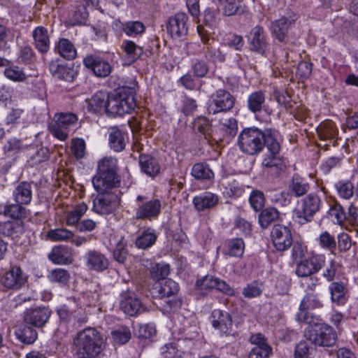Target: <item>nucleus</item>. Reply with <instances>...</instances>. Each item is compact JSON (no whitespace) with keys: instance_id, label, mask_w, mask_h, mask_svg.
I'll list each match as a JSON object with an SVG mask.
<instances>
[{"instance_id":"nucleus-1","label":"nucleus","mask_w":358,"mask_h":358,"mask_svg":"<svg viewBox=\"0 0 358 358\" xmlns=\"http://www.w3.org/2000/svg\"><path fill=\"white\" fill-rule=\"evenodd\" d=\"M238 145L243 152L250 155L259 153L266 147L268 153L264 155L262 165L275 168L277 171L286 168L284 159L280 156L281 146L275 130L266 129L262 131L256 127L244 129L238 136Z\"/></svg>"},{"instance_id":"nucleus-2","label":"nucleus","mask_w":358,"mask_h":358,"mask_svg":"<svg viewBox=\"0 0 358 358\" xmlns=\"http://www.w3.org/2000/svg\"><path fill=\"white\" fill-rule=\"evenodd\" d=\"M73 345L77 358H95L105 349L106 339L95 328L87 327L76 334Z\"/></svg>"},{"instance_id":"nucleus-3","label":"nucleus","mask_w":358,"mask_h":358,"mask_svg":"<svg viewBox=\"0 0 358 358\" xmlns=\"http://www.w3.org/2000/svg\"><path fill=\"white\" fill-rule=\"evenodd\" d=\"M117 170V160L115 157H105L98 161L96 173L92 178L97 192H113L120 185Z\"/></svg>"},{"instance_id":"nucleus-4","label":"nucleus","mask_w":358,"mask_h":358,"mask_svg":"<svg viewBox=\"0 0 358 358\" xmlns=\"http://www.w3.org/2000/svg\"><path fill=\"white\" fill-rule=\"evenodd\" d=\"M134 90L131 87H123L115 94L110 95V99L108 103L107 115L115 117L131 113L136 106L134 97L132 95Z\"/></svg>"},{"instance_id":"nucleus-5","label":"nucleus","mask_w":358,"mask_h":358,"mask_svg":"<svg viewBox=\"0 0 358 358\" xmlns=\"http://www.w3.org/2000/svg\"><path fill=\"white\" fill-rule=\"evenodd\" d=\"M323 202L317 193H310L301 199L293 210V220L300 225L312 222L316 213L320 211Z\"/></svg>"},{"instance_id":"nucleus-6","label":"nucleus","mask_w":358,"mask_h":358,"mask_svg":"<svg viewBox=\"0 0 358 358\" xmlns=\"http://www.w3.org/2000/svg\"><path fill=\"white\" fill-rule=\"evenodd\" d=\"M137 206L134 209V218L136 220L152 221L159 216L162 208V201L157 198L147 199L142 195L136 196Z\"/></svg>"},{"instance_id":"nucleus-7","label":"nucleus","mask_w":358,"mask_h":358,"mask_svg":"<svg viewBox=\"0 0 358 358\" xmlns=\"http://www.w3.org/2000/svg\"><path fill=\"white\" fill-rule=\"evenodd\" d=\"M78 118L73 113H58L54 115L48 126L51 134L60 141H65L69 131L78 122Z\"/></svg>"},{"instance_id":"nucleus-8","label":"nucleus","mask_w":358,"mask_h":358,"mask_svg":"<svg viewBox=\"0 0 358 358\" xmlns=\"http://www.w3.org/2000/svg\"><path fill=\"white\" fill-rule=\"evenodd\" d=\"M306 336L312 344L320 347H331L337 341L336 332L333 327L327 324L311 327Z\"/></svg>"},{"instance_id":"nucleus-9","label":"nucleus","mask_w":358,"mask_h":358,"mask_svg":"<svg viewBox=\"0 0 358 358\" xmlns=\"http://www.w3.org/2000/svg\"><path fill=\"white\" fill-rule=\"evenodd\" d=\"M120 199L113 192H97L92 199V210L99 215H109L116 210Z\"/></svg>"},{"instance_id":"nucleus-10","label":"nucleus","mask_w":358,"mask_h":358,"mask_svg":"<svg viewBox=\"0 0 358 358\" xmlns=\"http://www.w3.org/2000/svg\"><path fill=\"white\" fill-rule=\"evenodd\" d=\"M326 257L324 255L311 253L307 258H304L298 263L295 273L298 277L306 278L318 273L324 266Z\"/></svg>"},{"instance_id":"nucleus-11","label":"nucleus","mask_w":358,"mask_h":358,"mask_svg":"<svg viewBox=\"0 0 358 358\" xmlns=\"http://www.w3.org/2000/svg\"><path fill=\"white\" fill-rule=\"evenodd\" d=\"M235 101V97L229 92L222 89L217 90L211 96L208 112L215 115L229 111L234 107Z\"/></svg>"},{"instance_id":"nucleus-12","label":"nucleus","mask_w":358,"mask_h":358,"mask_svg":"<svg viewBox=\"0 0 358 358\" xmlns=\"http://www.w3.org/2000/svg\"><path fill=\"white\" fill-rule=\"evenodd\" d=\"M120 308L130 317L136 316L146 310L141 300L134 292L129 289L120 294Z\"/></svg>"},{"instance_id":"nucleus-13","label":"nucleus","mask_w":358,"mask_h":358,"mask_svg":"<svg viewBox=\"0 0 358 358\" xmlns=\"http://www.w3.org/2000/svg\"><path fill=\"white\" fill-rule=\"evenodd\" d=\"M270 236L273 247L279 252L287 250L292 245V235L288 227L275 224L272 227Z\"/></svg>"},{"instance_id":"nucleus-14","label":"nucleus","mask_w":358,"mask_h":358,"mask_svg":"<svg viewBox=\"0 0 358 358\" xmlns=\"http://www.w3.org/2000/svg\"><path fill=\"white\" fill-rule=\"evenodd\" d=\"M50 315L51 310L48 308H30L24 312L23 319L25 324L40 328L47 323Z\"/></svg>"},{"instance_id":"nucleus-15","label":"nucleus","mask_w":358,"mask_h":358,"mask_svg":"<svg viewBox=\"0 0 358 358\" xmlns=\"http://www.w3.org/2000/svg\"><path fill=\"white\" fill-rule=\"evenodd\" d=\"M212 326L225 336L234 335L233 320L231 315L224 310L215 309L211 313Z\"/></svg>"},{"instance_id":"nucleus-16","label":"nucleus","mask_w":358,"mask_h":358,"mask_svg":"<svg viewBox=\"0 0 358 358\" xmlns=\"http://www.w3.org/2000/svg\"><path fill=\"white\" fill-rule=\"evenodd\" d=\"M297 15L294 13L283 16L271 23V33L280 42H285L287 38L289 28L296 22Z\"/></svg>"},{"instance_id":"nucleus-17","label":"nucleus","mask_w":358,"mask_h":358,"mask_svg":"<svg viewBox=\"0 0 358 358\" xmlns=\"http://www.w3.org/2000/svg\"><path fill=\"white\" fill-rule=\"evenodd\" d=\"M27 278L20 267L15 266L6 272L1 278L2 285L11 289H19L27 282Z\"/></svg>"},{"instance_id":"nucleus-18","label":"nucleus","mask_w":358,"mask_h":358,"mask_svg":"<svg viewBox=\"0 0 358 358\" xmlns=\"http://www.w3.org/2000/svg\"><path fill=\"white\" fill-rule=\"evenodd\" d=\"M85 266L88 269L96 272L106 270L109 265L108 258L104 254L96 250H89L84 255Z\"/></svg>"},{"instance_id":"nucleus-19","label":"nucleus","mask_w":358,"mask_h":358,"mask_svg":"<svg viewBox=\"0 0 358 358\" xmlns=\"http://www.w3.org/2000/svg\"><path fill=\"white\" fill-rule=\"evenodd\" d=\"M188 16L185 13H178L169 18L167 29L173 38H179L187 35Z\"/></svg>"},{"instance_id":"nucleus-20","label":"nucleus","mask_w":358,"mask_h":358,"mask_svg":"<svg viewBox=\"0 0 358 358\" xmlns=\"http://www.w3.org/2000/svg\"><path fill=\"white\" fill-rule=\"evenodd\" d=\"M85 66L91 69L97 77H107L111 72V66L100 57L89 55L83 59Z\"/></svg>"},{"instance_id":"nucleus-21","label":"nucleus","mask_w":358,"mask_h":358,"mask_svg":"<svg viewBox=\"0 0 358 358\" xmlns=\"http://www.w3.org/2000/svg\"><path fill=\"white\" fill-rule=\"evenodd\" d=\"M249 45L252 51L263 54L267 47L265 32L261 26L253 27L248 36Z\"/></svg>"},{"instance_id":"nucleus-22","label":"nucleus","mask_w":358,"mask_h":358,"mask_svg":"<svg viewBox=\"0 0 358 358\" xmlns=\"http://www.w3.org/2000/svg\"><path fill=\"white\" fill-rule=\"evenodd\" d=\"M33 44L41 54L48 52L50 47V36L48 29L42 26L36 27L32 31Z\"/></svg>"},{"instance_id":"nucleus-23","label":"nucleus","mask_w":358,"mask_h":358,"mask_svg":"<svg viewBox=\"0 0 358 358\" xmlns=\"http://www.w3.org/2000/svg\"><path fill=\"white\" fill-rule=\"evenodd\" d=\"M322 306L321 302L315 299L313 295L306 296L301 301L299 312L297 313V319L299 322L310 324L313 322V317L308 309Z\"/></svg>"},{"instance_id":"nucleus-24","label":"nucleus","mask_w":358,"mask_h":358,"mask_svg":"<svg viewBox=\"0 0 358 358\" xmlns=\"http://www.w3.org/2000/svg\"><path fill=\"white\" fill-rule=\"evenodd\" d=\"M24 232V224L22 220H16L0 223V234L12 239L20 238Z\"/></svg>"},{"instance_id":"nucleus-25","label":"nucleus","mask_w":358,"mask_h":358,"mask_svg":"<svg viewBox=\"0 0 358 358\" xmlns=\"http://www.w3.org/2000/svg\"><path fill=\"white\" fill-rule=\"evenodd\" d=\"M219 196L212 192H203L193 198V205L197 211H204L215 207L219 203Z\"/></svg>"},{"instance_id":"nucleus-26","label":"nucleus","mask_w":358,"mask_h":358,"mask_svg":"<svg viewBox=\"0 0 358 358\" xmlns=\"http://www.w3.org/2000/svg\"><path fill=\"white\" fill-rule=\"evenodd\" d=\"M50 73L57 79L67 82L73 80V71L59 59L52 60L49 64Z\"/></svg>"},{"instance_id":"nucleus-27","label":"nucleus","mask_w":358,"mask_h":358,"mask_svg":"<svg viewBox=\"0 0 358 358\" xmlns=\"http://www.w3.org/2000/svg\"><path fill=\"white\" fill-rule=\"evenodd\" d=\"M13 199L16 203L28 205L32 199V185L27 181L20 182L13 192Z\"/></svg>"},{"instance_id":"nucleus-28","label":"nucleus","mask_w":358,"mask_h":358,"mask_svg":"<svg viewBox=\"0 0 358 358\" xmlns=\"http://www.w3.org/2000/svg\"><path fill=\"white\" fill-rule=\"evenodd\" d=\"M153 289L157 296L164 298L169 297L177 294L179 290V287L176 282L170 278H167L156 284Z\"/></svg>"},{"instance_id":"nucleus-29","label":"nucleus","mask_w":358,"mask_h":358,"mask_svg":"<svg viewBox=\"0 0 358 358\" xmlns=\"http://www.w3.org/2000/svg\"><path fill=\"white\" fill-rule=\"evenodd\" d=\"M265 102V92L262 90H256L248 95L247 107L252 113H259L264 110Z\"/></svg>"},{"instance_id":"nucleus-30","label":"nucleus","mask_w":358,"mask_h":358,"mask_svg":"<svg viewBox=\"0 0 358 358\" xmlns=\"http://www.w3.org/2000/svg\"><path fill=\"white\" fill-rule=\"evenodd\" d=\"M121 48L125 53L124 59L128 64L135 62L143 53V48L130 40L123 41Z\"/></svg>"},{"instance_id":"nucleus-31","label":"nucleus","mask_w":358,"mask_h":358,"mask_svg":"<svg viewBox=\"0 0 358 358\" xmlns=\"http://www.w3.org/2000/svg\"><path fill=\"white\" fill-rule=\"evenodd\" d=\"M139 165L141 171L149 176L155 177L160 171L157 161L149 155L139 156Z\"/></svg>"},{"instance_id":"nucleus-32","label":"nucleus","mask_w":358,"mask_h":358,"mask_svg":"<svg viewBox=\"0 0 358 358\" xmlns=\"http://www.w3.org/2000/svg\"><path fill=\"white\" fill-rule=\"evenodd\" d=\"M127 136L117 127H112L109 131V144L115 152H121L125 148Z\"/></svg>"},{"instance_id":"nucleus-33","label":"nucleus","mask_w":358,"mask_h":358,"mask_svg":"<svg viewBox=\"0 0 358 358\" xmlns=\"http://www.w3.org/2000/svg\"><path fill=\"white\" fill-rule=\"evenodd\" d=\"M55 52L66 60H72L76 57L77 51L74 45L69 39L59 38L55 45Z\"/></svg>"},{"instance_id":"nucleus-34","label":"nucleus","mask_w":358,"mask_h":358,"mask_svg":"<svg viewBox=\"0 0 358 358\" xmlns=\"http://www.w3.org/2000/svg\"><path fill=\"white\" fill-rule=\"evenodd\" d=\"M110 99V95L103 91L96 92L89 101V108L90 110L97 113L104 110L107 113L108 103Z\"/></svg>"},{"instance_id":"nucleus-35","label":"nucleus","mask_w":358,"mask_h":358,"mask_svg":"<svg viewBox=\"0 0 358 358\" xmlns=\"http://www.w3.org/2000/svg\"><path fill=\"white\" fill-rule=\"evenodd\" d=\"M310 189V185L306 182L300 176L294 174L289 184V192L291 195L295 197H300L305 195Z\"/></svg>"},{"instance_id":"nucleus-36","label":"nucleus","mask_w":358,"mask_h":358,"mask_svg":"<svg viewBox=\"0 0 358 358\" xmlns=\"http://www.w3.org/2000/svg\"><path fill=\"white\" fill-rule=\"evenodd\" d=\"M15 334L21 343L27 345L33 344L38 338L36 330L27 324L19 327Z\"/></svg>"},{"instance_id":"nucleus-37","label":"nucleus","mask_w":358,"mask_h":358,"mask_svg":"<svg viewBox=\"0 0 358 358\" xmlns=\"http://www.w3.org/2000/svg\"><path fill=\"white\" fill-rule=\"evenodd\" d=\"M157 238L155 229L147 228L136 239L135 245L138 248L147 249L152 246Z\"/></svg>"},{"instance_id":"nucleus-38","label":"nucleus","mask_w":358,"mask_h":358,"mask_svg":"<svg viewBox=\"0 0 358 358\" xmlns=\"http://www.w3.org/2000/svg\"><path fill=\"white\" fill-rule=\"evenodd\" d=\"M245 250V243L241 238H234L227 241L224 254L229 257H241Z\"/></svg>"},{"instance_id":"nucleus-39","label":"nucleus","mask_w":358,"mask_h":358,"mask_svg":"<svg viewBox=\"0 0 358 358\" xmlns=\"http://www.w3.org/2000/svg\"><path fill=\"white\" fill-rule=\"evenodd\" d=\"M50 260L56 264H69L73 258L68 250L64 247H55L48 256Z\"/></svg>"},{"instance_id":"nucleus-40","label":"nucleus","mask_w":358,"mask_h":358,"mask_svg":"<svg viewBox=\"0 0 358 358\" xmlns=\"http://www.w3.org/2000/svg\"><path fill=\"white\" fill-rule=\"evenodd\" d=\"M87 209L88 207L84 202L77 204L72 210L66 213L65 219L66 225L76 227Z\"/></svg>"},{"instance_id":"nucleus-41","label":"nucleus","mask_w":358,"mask_h":358,"mask_svg":"<svg viewBox=\"0 0 358 358\" xmlns=\"http://www.w3.org/2000/svg\"><path fill=\"white\" fill-rule=\"evenodd\" d=\"M331 299L334 303L338 305H343L346 301V288L343 283L334 282L329 285Z\"/></svg>"},{"instance_id":"nucleus-42","label":"nucleus","mask_w":358,"mask_h":358,"mask_svg":"<svg viewBox=\"0 0 358 358\" xmlns=\"http://www.w3.org/2000/svg\"><path fill=\"white\" fill-rule=\"evenodd\" d=\"M24 204L16 203L8 204L4 206L3 213L5 216L10 217L13 220H22L27 216V209L23 207Z\"/></svg>"},{"instance_id":"nucleus-43","label":"nucleus","mask_w":358,"mask_h":358,"mask_svg":"<svg viewBox=\"0 0 358 358\" xmlns=\"http://www.w3.org/2000/svg\"><path fill=\"white\" fill-rule=\"evenodd\" d=\"M317 133L321 140L326 141L334 138L338 134V129L334 122L326 120L317 127Z\"/></svg>"},{"instance_id":"nucleus-44","label":"nucleus","mask_w":358,"mask_h":358,"mask_svg":"<svg viewBox=\"0 0 358 358\" xmlns=\"http://www.w3.org/2000/svg\"><path fill=\"white\" fill-rule=\"evenodd\" d=\"M192 128L196 134H199L207 138L210 134L212 124L207 117L200 115L194 120Z\"/></svg>"},{"instance_id":"nucleus-45","label":"nucleus","mask_w":358,"mask_h":358,"mask_svg":"<svg viewBox=\"0 0 358 358\" xmlns=\"http://www.w3.org/2000/svg\"><path fill=\"white\" fill-rule=\"evenodd\" d=\"M121 25L122 31L130 37L141 36L145 31V26L141 21H129Z\"/></svg>"},{"instance_id":"nucleus-46","label":"nucleus","mask_w":358,"mask_h":358,"mask_svg":"<svg viewBox=\"0 0 358 358\" xmlns=\"http://www.w3.org/2000/svg\"><path fill=\"white\" fill-rule=\"evenodd\" d=\"M192 175L199 180H210L214 173L206 163H196L192 169Z\"/></svg>"},{"instance_id":"nucleus-47","label":"nucleus","mask_w":358,"mask_h":358,"mask_svg":"<svg viewBox=\"0 0 358 358\" xmlns=\"http://www.w3.org/2000/svg\"><path fill=\"white\" fill-rule=\"evenodd\" d=\"M279 212L275 208H266L259 215V222L262 228H267L269 224L279 218Z\"/></svg>"},{"instance_id":"nucleus-48","label":"nucleus","mask_w":358,"mask_h":358,"mask_svg":"<svg viewBox=\"0 0 358 358\" xmlns=\"http://www.w3.org/2000/svg\"><path fill=\"white\" fill-rule=\"evenodd\" d=\"M46 237L51 241H67L73 238V232L64 228H57L48 231Z\"/></svg>"},{"instance_id":"nucleus-49","label":"nucleus","mask_w":358,"mask_h":358,"mask_svg":"<svg viewBox=\"0 0 358 358\" xmlns=\"http://www.w3.org/2000/svg\"><path fill=\"white\" fill-rule=\"evenodd\" d=\"M48 279L52 282L66 285L69 281L70 274L64 268H57L50 271L48 275Z\"/></svg>"},{"instance_id":"nucleus-50","label":"nucleus","mask_w":358,"mask_h":358,"mask_svg":"<svg viewBox=\"0 0 358 358\" xmlns=\"http://www.w3.org/2000/svg\"><path fill=\"white\" fill-rule=\"evenodd\" d=\"M338 195L345 199H350L354 194V185L350 180H342L335 184Z\"/></svg>"},{"instance_id":"nucleus-51","label":"nucleus","mask_w":358,"mask_h":358,"mask_svg":"<svg viewBox=\"0 0 358 358\" xmlns=\"http://www.w3.org/2000/svg\"><path fill=\"white\" fill-rule=\"evenodd\" d=\"M319 245L324 250L334 252L336 248V241L335 237L325 231L320 234L317 238Z\"/></svg>"},{"instance_id":"nucleus-52","label":"nucleus","mask_w":358,"mask_h":358,"mask_svg":"<svg viewBox=\"0 0 358 358\" xmlns=\"http://www.w3.org/2000/svg\"><path fill=\"white\" fill-rule=\"evenodd\" d=\"M216 278L213 275H206L196 282L197 289L202 294H207L215 288Z\"/></svg>"},{"instance_id":"nucleus-53","label":"nucleus","mask_w":358,"mask_h":358,"mask_svg":"<svg viewBox=\"0 0 358 358\" xmlns=\"http://www.w3.org/2000/svg\"><path fill=\"white\" fill-rule=\"evenodd\" d=\"M191 71L195 78H203L209 71V65L204 60L195 59L192 61Z\"/></svg>"},{"instance_id":"nucleus-54","label":"nucleus","mask_w":358,"mask_h":358,"mask_svg":"<svg viewBox=\"0 0 358 358\" xmlns=\"http://www.w3.org/2000/svg\"><path fill=\"white\" fill-rule=\"evenodd\" d=\"M113 341L117 345H124L131 339V334L129 328L120 327L111 332Z\"/></svg>"},{"instance_id":"nucleus-55","label":"nucleus","mask_w":358,"mask_h":358,"mask_svg":"<svg viewBox=\"0 0 358 358\" xmlns=\"http://www.w3.org/2000/svg\"><path fill=\"white\" fill-rule=\"evenodd\" d=\"M222 6L223 13L226 16H232L242 10L241 0H220Z\"/></svg>"},{"instance_id":"nucleus-56","label":"nucleus","mask_w":358,"mask_h":358,"mask_svg":"<svg viewBox=\"0 0 358 358\" xmlns=\"http://www.w3.org/2000/svg\"><path fill=\"white\" fill-rule=\"evenodd\" d=\"M205 57L213 62H224L225 55L220 49L213 44H208L206 47Z\"/></svg>"},{"instance_id":"nucleus-57","label":"nucleus","mask_w":358,"mask_h":358,"mask_svg":"<svg viewBox=\"0 0 358 358\" xmlns=\"http://www.w3.org/2000/svg\"><path fill=\"white\" fill-rule=\"evenodd\" d=\"M313 348L307 341H301L295 347L294 358H312Z\"/></svg>"},{"instance_id":"nucleus-58","label":"nucleus","mask_w":358,"mask_h":358,"mask_svg":"<svg viewBox=\"0 0 358 358\" xmlns=\"http://www.w3.org/2000/svg\"><path fill=\"white\" fill-rule=\"evenodd\" d=\"M4 76L10 80L15 82H23L27 76L22 69L17 66L7 67L4 70Z\"/></svg>"},{"instance_id":"nucleus-59","label":"nucleus","mask_w":358,"mask_h":358,"mask_svg":"<svg viewBox=\"0 0 358 358\" xmlns=\"http://www.w3.org/2000/svg\"><path fill=\"white\" fill-rule=\"evenodd\" d=\"M292 246L291 258L296 266L305 258L307 248L299 242L292 243Z\"/></svg>"},{"instance_id":"nucleus-60","label":"nucleus","mask_w":358,"mask_h":358,"mask_svg":"<svg viewBox=\"0 0 358 358\" xmlns=\"http://www.w3.org/2000/svg\"><path fill=\"white\" fill-rule=\"evenodd\" d=\"M127 243L123 238H121L113 250V258L117 262L124 264L127 259Z\"/></svg>"},{"instance_id":"nucleus-61","label":"nucleus","mask_w":358,"mask_h":358,"mask_svg":"<svg viewBox=\"0 0 358 358\" xmlns=\"http://www.w3.org/2000/svg\"><path fill=\"white\" fill-rule=\"evenodd\" d=\"M249 201L255 211H259L264 206L265 198L264 193L259 190H253L250 196Z\"/></svg>"},{"instance_id":"nucleus-62","label":"nucleus","mask_w":358,"mask_h":358,"mask_svg":"<svg viewBox=\"0 0 358 358\" xmlns=\"http://www.w3.org/2000/svg\"><path fill=\"white\" fill-rule=\"evenodd\" d=\"M203 21L210 27H215L220 21V12L217 9L208 8L203 13Z\"/></svg>"},{"instance_id":"nucleus-63","label":"nucleus","mask_w":358,"mask_h":358,"mask_svg":"<svg viewBox=\"0 0 358 358\" xmlns=\"http://www.w3.org/2000/svg\"><path fill=\"white\" fill-rule=\"evenodd\" d=\"M170 273V267L169 264H157L152 266L150 271L151 276L153 279L159 280L168 276Z\"/></svg>"},{"instance_id":"nucleus-64","label":"nucleus","mask_w":358,"mask_h":358,"mask_svg":"<svg viewBox=\"0 0 358 358\" xmlns=\"http://www.w3.org/2000/svg\"><path fill=\"white\" fill-rule=\"evenodd\" d=\"M329 215L338 224H342L346 220V214L341 205L334 203L329 210Z\"/></svg>"}]
</instances>
